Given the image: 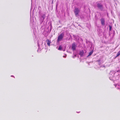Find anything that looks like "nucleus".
Here are the masks:
<instances>
[{"label": "nucleus", "mask_w": 120, "mask_h": 120, "mask_svg": "<svg viewBox=\"0 0 120 120\" xmlns=\"http://www.w3.org/2000/svg\"><path fill=\"white\" fill-rule=\"evenodd\" d=\"M76 45L75 43L72 44V49L74 51L75 50Z\"/></svg>", "instance_id": "20e7f679"}, {"label": "nucleus", "mask_w": 120, "mask_h": 120, "mask_svg": "<svg viewBox=\"0 0 120 120\" xmlns=\"http://www.w3.org/2000/svg\"><path fill=\"white\" fill-rule=\"evenodd\" d=\"M93 51H91L89 53V54L88 56H90L93 53Z\"/></svg>", "instance_id": "6e6552de"}, {"label": "nucleus", "mask_w": 120, "mask_h": 120, "mask_svg": "<svg viewBox=\"0 0 120 120\" xmlns=\"http://www.w3.org/2000/svg\"><path fill=\"white\" fill-rule=\"evenodd\" d=\"M109 26V30L111 31V29H112V27L110 26Z\"/></svg>", "instance_id": "9b49d317"}, {"label": "nucleus", "mask_w": 120, "mask_h": 120, "mask_svg": "<svg viewBox=\"0 0 120 120\" xmlns=\"http://www.w3.org/2000/svg\"><path fill=\"white\" fill-rule=\"evenodd\" d=\"M64 35V33H62L60 35H59L57 38V41L59 42L62 40L63 39Z\"/></svg>", "instance_id": "f257e3e1"}, {"label": "nucleus", "mask_w": 120, "mask_h": 120, "mask_svg": "<svg viewBox=\"0 0 120 120\" xmlns=\"http://www.w3.org/2000/svg\"><path fill=\"white\" fill-rule=\"evenodd\" d=\"M74 12L76 16H77L78 14L79 13V10L78 8H76L75 9Z\"/></svg>", "instance_id": "7ed1b4c3"}, {"label": "nucleus", "mask_w": 120, "mask_h": 120, "mask_svg": "<svg viewBox=\"0 0 120 120\" xmlns=\"http://www.w3.org/2000/svg\"><path fill=\"white\" fill-rule=\"evenodd\" d=\"M120 55V51H119L117 53V55L116 57Z\"/></svg>", "instance_id": "9d476101"}, {"label": "nucleus", "mask_w": 120, "mask_h": 120, "mask_svg": "<svg viewBox=\"0 0 120 120\" xmlns=\"http://www.w3.org/2000/svg\"><path fill=\"white\" fill-rule=\"evenodd\" d=\"M101 24L102 25H105V21H104V19L103 18H102L101 19Z\"/></svg>", "instance_id": "423d86ee"}, {"label": "nucleus", "mask_w": 120, "mask_h": 120, "mask_svg": "<svg viewBox=\"0 0 120 120\" xmlns=\"http://www.w3.org/2000/svg\"><path fill=\"white\" fill-rule=\"evenodd\" d=\"M84 52L82 50L80 51L79 52V55H80L81 56H82L84 54Z\"/></svg>", "instance_id": "0eeeda50"}, {"label": "nucleus", "mask_w": 120, "mask_h": 120, "mask_svg": "<svg viewBox=\"0 0 120 120\" xmlns=\"http://www.w3.org/2000/svg\"><path fill=\"white\" fill-rule=\"evenodd\" d=\"M97 6L98 8L101 10L102 11L103 9V6L101 4L98 3L97 4Z\"/></svg>", "instance_id": "f03ea898"}, {"label": "nucleus", "mask_w": 120, "mask_h": 120, "mask_svg": "<svg viewBox=\"0 0 120 120\" xmlns=\"http://www.w3.org/2000/svg\"><path fill=\"white\" fill-rule=\"evenodd\" d=\"M62 49V47L61 45H60L59 46L58 49V50H61Z\"/></svg>", "instance_id": "1a4fd4ad"}, {"label": "nucleus", "mask_w": 120, "mask_h": 120, "mask_svg": "<svg viewBox=\"0 0 120 120\" xmlns=\"http://www.w3.org/2000/svg\"><path fill=\"white\" fill-rule=\"evenodd\" d=\"M45 41L47 42V44L48 46H50V44L51 43V42L48 39H47Z\"/></svg>", "instance_id": "39448f33"}]
</instances>
